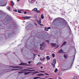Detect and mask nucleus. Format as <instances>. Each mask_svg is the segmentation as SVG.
I'll return each mask as SVG.
<instances>
[{"instance_id": "f257e3e1", "label": "nucleus", "mask_w": 79, "mask_h": 79, "mask_svg": "<svg viewBox=\"0 0 79 79\" xmlns=\"http://www.w3.org/2000/svg\"><path fill=\"white\" fill-rule=\"evenodd\" d=\"M40 49H41V50H44L45 48V43H44V42H43L42 44H40Z\"/></svg>"}, {"instance_id": "f03ea898", "label": "nucleus", "mask_w": 79, "mask_h": 79, "mask_svg": "<svg viewBox=\"0 0 79 79\" xmlns=\"http://www.w3.org/2000/svg\"><path fill=\"white\" fill-rule=\"evenodd\" d=\"M56 59H54L53 60V62L52 64V65H53V68L55 67V64H56Z\"/></svg>"}, {"instance_id": "7ed1b4c3", "label": "nucleus", "mask_w": 79, "mask_h": 79, "mask_svg": "<svg viewBox=\"0 0 79 79\" xmlns=\"http://www.w3.org/2000/svg\"><path fill=\"white\" fill-rule=\"evenodd\" d=\"M32 11H35L36 13H40V11L38 10L37 8H35L33 9Z\"/></svg>"}, {"instance_id": "20e7f679", "label": "nucleus", "mask_w": 79, "mask_h": 79, "mask_svg": "<svg viewBox=\"0 0 79 79\" xmlns=\"http://www.w3.org/2000/svg\"><path fill=\"white\" fill-rule=\"evenodd\" d=\"M37 22H38V23L39 24H40V26H44V25L42 24L41 23V21L40 20L39 21V20H37Z\"/></svg>"}, {"instance_id": "39448f33", "label": "nucleus", "mask_w": 79, "mask_h": 79, "mask_svg": "<svg viewBox=\"0 0 79 79\" xmlns=\"http://www.w3.org/2000/svg\"><path fill=\"white\" fill-rule=\"evenodd\" d=\"M59 53H64V52L63 51V50H62V49H61L59 51Z\"/></svg>"}, {"instance_id": "423d86ee", "label": "nucleus", "mask_w": 79, "mask_h": 79, "mask_svg": "<svg viewBox=\"0 0 79 79\" xmlns=\"http://www.w3.org/2000/svg\"><path fill=\"white\" fill-rule=\"evenodd\" d=\"M23 18L25 19H30L31 18V17L30 16H25V17H23Z\"/></svg>"}, {"instance_id": "0eeeda50", "label": "nucleus", "mask_w": 79, "mask_h": 79, "mask_svg": "<svg viewBox=\"0 0 79 79\" xmlns=\"http://www.w3.org/2000/svg\"><path fill=\"white\" fill-rule=\"evenodd\" d=\"M13 68H21V67L19 66H13Z\"/></svg>"}, {"instance_id": "6e6552de", "label": "nucleus", "mask_w": 79, "mask_h": 79, "mask_svg": "<svg viewBox=\"0 0 79 79\" xmlns=\"http://www.w3.org/2000/svg\"><path fill=\"white\" fill-rule=\"evenodd\" d=\"M38 76H45V74L43 73H40L37 74Z\"/></svg>"}, {"instance_id": "1a4fd4ad", "label": "nucleus", "mask_w": 79, "mask_h": 79, "mask_svg": "<svg viewBox=\"0 0 79 79\" xmlns=\"http://www.w3.org/2000/svg\"><path fill=\"white\" fill-rule=\"evenodd\" d=\"M51 45L52 46V47H55L56 46V44L51 43Z\"/></svg>"}, {"instance_id": "9d476101", "label": "nucleus", "mask_w": 79, "mask_h": 79, "mask_svg": "<svg viewBox=\"0 0 79 79\" xmlns=\"http://www.w3.org/2000/svg\"><path fill=\"white\" fill-rule=\"evenodd\" d=\"M19 65H26V66H27V64L26 63H21L20 64H19Z\"/></svg>"}, {"instance_id": "9b49d317", "label": "nucleus", "mask_w": 79, "mask_h": 79, "mask_svg": "<svg viewBox=\"0 0 79 79\" xmlns=\"http://www.w3.org/2000/svg\"><path fill=\"white\" fill-rule=\"evenodd\" d=\"M14 2L13 1H11V6H14Z\"/></svg>"}, {"instance_id": "f8f14e48", "label": "nucleus", "mask_w": 79, "mask_h": 79, "mask_svg": "<svg viewBox=\"0 0 79 79\" xmlns=\"http://www.w3.org/2000/svg\"><path fill=\"white\" fill-rule=\"evenodd\" d=\"M32 73V72H29L27 73H25V75H27V74H30V73Z\"/></svg>"}, {"instance_id": "ddd939ff", "label": "nucleus", "mask_w": 79, "mask_h": 79, "mask_svg": "<svg viewBox=\"0 0 79 79\" xmlns=\"http://www.w3.org/2000/svg\"><path fill=\"white\" fill-rule=\"evenodd\" d=\"M66 43H67V42L66 41H65L64 42V43L62 45H61L60 47H62V46H63V45H65V44H66Z\"/></svg>"}, {"instance_id": "4468645a", "label": "nucleus", "mask_w": 79, "mask_h": 79, "mask_svg": "<svg viewBox=\"0 0 79 79\" xmlns=\"http://www.w3.org/2000/svg\"><path fill=\"white\" fill-rule=\"evenodd\" d=\"M41 18L42 19H44V15H43V14H42L41 15Z\"/></svg>"}, {"instance_id": "2eb2a0df", "label": "nucleus", "mask_w": 79, "mask_h": 79, "mask_svg": "<svg viewBox=\"0 0 79 79\" xmlns=\"http://www.w3.org/2000/svg\"><path fill=\"white\" fill-rule=\"evenodd\" d=\"M44 30L45 31H48V28H47V27H45L44 28Z\"/></svg>"}, {"instance_id": "dca6fc26", "label": "nucleus", "mask_w": 79, "mask_h": 79, "mask_svg": "<svg viewBox=\"0 0 79 79\" xmlns=\"http://www.w3.org/2000/svg\"><path fill=\"white\" fill-rule=\"evenodd\" d=\"M46 59H47V60H49L50 59V57H49V56H48L46 57Z\"/></svg>"}, {"instance_id": "f3484780", "label": "nucleus", "mask_w": 79, "mask_h": 79, "mask_svg": "<svg viewBox=\"0 0 79 79\" xmlns=\"http://www.w3.org/2000/svg\"><path fill=\"white\" fill-rule=\"evenodd\" d=\"M64 56L65 58H66L68 57V56L66 54L64 55Z\"/></svg>"}, {"instance_id": "a211bd4d", "label": "nucleus", "mask_w": 79, "mask_h": 79, "mask_svg": "<svg viewBox=\"0 0 79 79\" xmlns=\"http://www.w3.org/2000/svg\"><path fill=\"white\" fill-rule=\"evenodd\" d=\"M40 77H35L34 78V79H38V78H40Z\"/></svg>"}, {"instance_id": "6ab92c4d", "label": "nucleus", "mask_w": 79, "mask_h": 79, "mask_svg": "<svg viewBox=\"0 0 79 79\" xmlns=\"http://www.w3.org/2000/svg\"><path fill=\"white\" fill-rule=\"evenodd\" d=\"M41 63H42V62H40L38 64H37V65H40V64H41Z\"/></svg>"}, {"instance_id": "aec40b11", "label": "nucleus", "mask_w": 79, "mask_h": 79, "mask_svg": "<svg viewBox=\"0 0 79 79\" xmlns=\"http://www.w3.org/2000/svg\"><path fill=\"white\" fill-rule=\"evenodd\" d=\"M57 71H58V69H56L54 71V72L55 73H56Z\"/></svg>"}, {"instance_id": "412c9836", "label": "nucleus", "mask_w": 79, "mask_h": 79, "mask_svg": "<svg viewBox=\"0 0 79 79\" xmlns=\"http://www.w3.org/2000/svg\"><path fill=\"white\" fill-rule=\"evenodd\" d=\"M35 71V69L30 70H29V71Z\"/></svg>"}, {"instance_id": "4be33fe9", "label": "nucleus", "mask_w": 79, "mask_h": 79, "mask_svg": "<svg viewBox=\"0 0 79 79\" xmlns=\"http://www.w3.org/2000/svg\"><path fill=\"white\" fill-rule=\"evenodd\" d=\"M20 69H12V70H19Z\"/></svg>"}, {"instance_id": "5701e85b", "label": "nucleus", "mask_w": 79, "mask_h": 79, "mask_svg": "<svg viewBox=\"0 0 79 79\" xmlns=\"http://www.w3.org/2000/svg\"><path fill=\"white\" fill-rule=\"evenodd\" d=\"M40 60H42V61H44V60H45V58H41Z\"/></svg>"}, {"instance_id": "b1692460", "label": "nucleus", "mask_w": 79, "mask_h": 79, "mask_svg": "<svg viewBox=\"0 0 79 79\" xmlns=\"http://www.w3.org/2000/svg\"><path fill=\"white\" fill-rule=\"evenodd\" d=\"M74 79H77V77L76 76H74Z\"/></svg>"}, {"instance_id": "393cba45", "label": "nucleus", "mask_w": 79, "mask_h": 79, "mask_svg": "<svg viewBox=\"0 0 79 79\" xmlns=\"http://www.w3.org/2000/svg\"><path fill=\"white\" fill-rule=\"evenodd\" d=\"M19 13H21V11L20 10H19L18 11Z\"/></svg>"}, {"instance_id": "a878e982", "label": "nucleus", "mask_w": 79, "mask_h": 79, "mask_svg": "<svg viewBox=\"0 0 79 79\" xmlns=\"http://www.w3.org/2000/svg\"><path fill=\"white\" fill-rule=\"evenodd\" d=\"M34 18H37V15H35L34 16Z\"/></svg>"}, {"instance_id": "bb28decb", "label": "nucleus", "mask_w": 79, "mask_h": 79, "mask_svg": "<svg viewBox=\"0 0 79 79\" xmlns=\"http://www.w3.org/2000/svg\"><path fill=\"white\" fill-rule=\"evenodd\" d=\"M7 10H9L10 11V7H7Z\"/></svg>"}, {"instance_id": "cd10ccee", "label": "nucleus", "mask_w": 79, "mask_h": 79, "mask_svg": "<svg viewBox=\"0 0 79 79\" xmlns=\"http://www.w3.org/2000/svg\"><path fill=\"white\" fill-rule=\"evenodd\" d=\"M55 54H52V57H53V58H54V57H55Z\"/></svg>"}, {"instance_id": "c85d7f7f", "label": "nucleus", "mask_w": 79, "mask_h": 79, "mask_svg": "<svg viewBox=\"0 0 79 79\" xmlns=\"http://www.w3.org/2000/svg\"><path fill=\"white\" fill-rule=\"evenodd\" d=\"M33 0H28V1L29 2H32Z\"/></svg>"}, {"instance_id": "c756f323", "label": "nucleus", "mask_w": 79, "mask_h": 79, "mask_svg": "<svg viewBox=\"0 0 79 79\" xmlns=\"http://www.w3.org/2000/svg\"><path fill=\"white\" fill-rule=\"evenodd\" d=\"M40 73H45V72L44 71H40Z\"/></svg>"}, {"instance_id": "7c9ffc66", "label": "nucleus", "mask_w": 79, "mask_h": 79, "mask_svg": "<svg viewBox=\"0 0 79 79\" xmlns=\"http://www.w3.org/2000/svg\"><path fill=\"white\" fill-rule=\"evenodd\" d=\"M14 11H15V12H17L18 11L17 10H13Z\"/></svg>"}, {"instance_id": "2f4dec72", "label": "nucleus", "mask_w": 79, "mask_h": 79, "mask_svg": "<svg viewBox=\"0 0 79 79\" xmlns=\"http://www.w3.org/2000/svg\"><path fill=\"white\" fill-rule=\"evenodd\" d=\"M34 73H39V72L38 71L34 72Z\"/></svg>"}, {"instance_id": "473e14b6", "label": "nucleus", "mask_w": 79, "mask_h": 79, "mask_svg": "<svg viewBox=\"0 0 79 79\" xmlns=\"http://www.w3.org/2000/svg\"><path fill=\"white\" fill-rule=\"evenodd\" d=\"M44 74H46V75L47 76H49V74L48 73H45Z\"/></svg>"}, {"instance_id": "72a5a7b5", "label": "nucleus", "mask_w": 79, "mask_h": 79, "mask_svg": "<svg viewBox=\"0 0 79 79\" xmlns=\"http://www.w3.org/2000/svg\"><path fill=\"white\" fill-rule=\"evenodd\" d=\"M48 29H51V27H48Z\"/></svg>"}, {"instance_id": "f704fd0d", "label": "nucleus", "mask_w": 79, "mask_h": 79, "mask_svg": "<svg viewBox=\"0 0 79 79\" xmlns=\"http://www.w3.org/2000/svg\"><path fill=\"white\" fill-rule=\"evenodd\" d=\"M6 6V4H5V5H2L1 6Z\"/></svg>"}, {"instance_id": "c9c22d12", "label": "nucleus", "mask_w": 79, "mask_h": 79, "mask_svg": "<svg viewBox=\"0 0 79 79\" xmlns=\"http://www.w3.org/2000/svg\"><path fill=\"white\" fill-rule=\"evenodd\" d=\"M35 26H37V23H35Z\"/></svg>"}, {"instance_id": "e433bc0d", "label": "nucleus", "mask_w": 79, "mask_h": 79, "mask_svg": "<svg viewBox=\"0 0 79 79\" xmlns=\"http://www.w3.org/2000/svg\"><path fill=\"white\" fill-rule=\"evenodd\" d=\"M27 13V12L25 11L24 12V14H26Z\"/></svg>"}, {"instance_id": "4c0bfd02", "label": "nucleus", "mask_w": 79, "mask_h": 79, "mask_svg": "<svg viewBox=\"0 0 79 79\" xmlns=\"http://www.w3.org/2000/svg\"><path fill=\"white\" fill-rule=\"evenodd\" d=\"M43 66H41V67L40 68L41 69H43Z\"/></svg>"}, {"instance_id": "58836bf2", "label": "nucleus", "mask_w": 79, "mask_h": 79, "mask_svg": "<svg viewBox=\"0 0 79 79\" xmlns=\"http://www.w3.org/2000/svg\"><path fill=\"white\" fill-rule=\"evenodd\" d=\"M31 63V61H28V63H29V64H30V63Z\"/></svg>"}, {"instance_id": "ea45409f", "label": "nucleus", "mask_w": 79, "mask_h": 79, "mask_svg": "<svg viewBox=\"0 0 79 79\" xmlns=\"http://www.w3.org/2000/svg\"><path fill=\"white\" fill-rule=\"evenodd\" d=\"M55 20H54L53 21V22L52 23H54V22L55 21Z\"/></svg>"}, {"instance_id": "a19ab883", "label": "nucleus", "mask_w": 79, "mask_h": 79, "mask_svg": "<svg viewBox=\"0 0 79 79\" xmlns=\"http://www.w3.org/2000/svg\"><path fill=\"white\" fill-rule=\"evenodd\" d=\"M40 79H45V78H40Z\"/></svg>"}, {"instance_id": "79ce46f5", "label": "nucleus", "mask_w": 79, "mask_h": 79, "mask_svg": "<svg viewBox=\"0 0 79 79\" xmlns=\"http://www.w3.org/2000/svg\"><path fill=\"white\" fill-rule=\"evenodd\" d=\"M10 20H12V18L10 17Z\"/></svg>"}, {"instance_id": "37998d69", "label": "nucleus", "mask_w": 79, "mask_h": 79, "mask_svg": "<svg viewBox=\"0 0 79 79\" xmlns=\"http://www.w3.org/2000/svg\"><path fill=\"white\" fill-rule=\"evenodd\" d=\"M19 73H20V74H21V72H19Z\"/></svg>"}, {"instance_id": "c03bdc74", "label": "nucleus", "mask_w": 79, "mask_h": 79, "mask_svg": "<svg viewBox=\"0 0 79 79\" xmlns=\"http://www.w3.org/2000/svg\"><path fill=\"white\" fill-rule=\"evenodd\" d=\"M19 0H17V1L18 2H19Z\"/></svg>"}, {"instance_id": "a18cd8bd", "label": "nucleus", "mask_w": 79, "mask_h": 79, "mask_svg": "<svg viewBox=\"0 0 79 79\" xmlns=\"http://www.w3.org/2000/svg\"><path fill=\"white\" fill-rule=\"evenodd\" d=\"M38 56H40V55H39Z\"/></svg>"}, {"instance_id": "49530a36", "label": "nucleus", "mask_w": 79, "mask_h": 79, "mask_svg": "<svg viewBox=\"0 0 79 79\" xmlns=\"http://www.w3.org/2000/svg\"><path fill=\"white\" fill-rule=\"evenodd\" d=\"M46 77V78H47L48 77H47V76H46V77Z\"/></svg>"}, {"instance_id": "de8ad7c7", "label": "nucleus", "mask_w": 79, "mask_h": 79, "mask_svg": "<svg viewBox=\"0 0 79 79\" xmlns=\"http://www.w3.org/2000/svg\"><path fill=\"white\" fill-rule=\"evenodd\" d=\"M34 68H30V69H33Z\"/></svg>"}, {"instance_id": "09e8293b", "label": "nucleus", "mask_w": 79, "mask_h": 79, "mask_svg": "<svg viewBox=\"0 0 79 79\" xmlns=\"http://www.w3.org/2000/svg\"><path fill=\"white\" fill-rule=\"evenodd\" d=\"M20 10L21 11H23V10Z\"/></svg>"}, {"instance_id": "8fccbe9b", "label": "nucleus", "mask_w": 79, "mask_h": 79, "mask_svg": "<svg viewBox=\"0 0 79 79\" xmlns=\"http://www.w3.org/2000/svg\"><path fill=\"white\" fill-rule=\"evenodd\" d=\"M10 67H11V66H10Z\"/></svg>"}, {"instance_id": "3c124183", "label": "nucleus", "mask_w": 79, "mask_h": 79, "mask_svg": "<svg viewBox=\"0 0 79 79\" xmlns=\"http://www.w3.org/2000/svg\"><path fill=\"white\" fill-rule=\"evenodd\" d=\"M65 70H67V69H66Z\"/></svg>"}]
</instances>
